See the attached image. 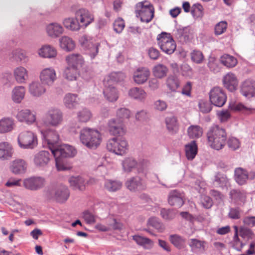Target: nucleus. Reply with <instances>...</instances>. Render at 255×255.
Here are the masks:
<instances>
[{
  "mask_svg": "<svg viewBox=\"0 0 255 255\" xmlns=\"http://www.w3.org/2000/svg\"><path fill=\"white\" fill-rule=\"evenodd\" d=\"M208 144L216 150L222 149L227 142V135L225 129L218 125L210 127L207 132Z\"/></svg>",
  "mask_w": 255,
  "mask_h": 255,
  "instance_id": "f257e3e1",
  "label": "nucleus"
},
{
  "mask_svg": "<svg viewBox=\"0 0 255 255\" xmlns=\"http://www.w3.org/2000/svg\"><path fill=\"white\" fill-rule=\"evenodd\" d=\"M63 121V115L61 110L56 108H51L48 110L44 117L36 121L37 128L41 127L57 128L62 125Z\"/></svg>",
  "mask_w": 255,
  "mask_h": 255,
  "instance_id": "f03ea898",
  "label": "nucleus"
},
{
  "mask_svg": "<svg viewBox=\"0 0 255 255\" xmlns=\"http://www.w3.org/2000/svg\"><path fill=\"white\" fill-rule=\"evenodd\" d=\"M80 139L87 147L95 149L100 145L102 141V136L97 129L85 128L80 131Z\"/></svg>",
  "mask_w": 255,
  "mask_h": 255,
  "instance_id": "7ed1b4c3",
  "label": "nucleus"
},
{
  "mask_svg": "<svg viewBox=\"0 0 255 255\" xmlns=\"http://www.w3.org/2000/svg\"><path fill=\"white\" fill-rule=\"evenodd\" d=\"M44 128L41 127L38 129L41 134L43 144L46 145L52 152V150L55 149L59 145V135L58 131L54 129H44Z\"/></svg>",
  "mask_w": 255,
  "mask_h": 255,
  "instance_id": "20e7f679",
  "label": "nucleus"
},
{
  "mask_svg": "<svg viewBox=\"0 0 255 255\" xmlns=\"http://www.w3.org/2000/svg\"><path fill=\"white\" fill-rule=\"evenodd\" d=\"M49 198H55L57 202H65L69 197L70 191L66 186L60 185L57 187L54 185L48 186L45 191Z\"/></svg>",
  "mask_w": 255,
  "mask_h": 255,
  "instance_id": "39448f33",
  "label": "nucleus"
},
{
  "mask_svg": "<svg viewBox=\"0 0 255 255\" xmlns=\"http://www.w3.org/2000/svg\"><path fill=\"white\" fill-rule=\"evenodd\" d=\"M107 149L119 155H123L128 150V144L123 137H115L108 140L107 143Z\"/></svg>",
  "mask_w": 255,
  "mask_h": 255,
  "instance_id": "423d86ee",
  "label": "nucleus"
},
{
  "mask_svg": "<svg viewBox=\"0 0 255 255\" xmlns=\"http://www.w3.org/2000/svg\"><path fill=\"white\" fill-rule=\"evenodd\" d=\"M154 12L153 5L147 0L139 2L135 5L136 15L140 17L142 22H150L154 16Z\"/></svg>",
  "mask_w": 255,
  "mask_h": 255,
  "instance_id": "0eeeda50",
  "label": "nucleus"
},
{
  "mask_svg": "<svg viewBox=\"0 0 255 255\" xmlns=\"http://www.w3.org/2000/svg\"><path fill=\"white\" fill-rule=\"evenodd\" d=\"M157 40L159 47L165 53L170 55L176 50V43L170 33L162 32L157 35Z\"/></svg>",
  "mask_w": 255,
  "mask_h": 255,
  "instance_id": "6e6552de",
  "label": "nucleus"
},
{
  "mask_svg": "<svg viewBox=\"0 0 255 255\" xmlns=\"http://www.w3.org/2000/svg\"><path fill=\"white\" fill-rule=\"evenodd\" d=\"M79 42L87 54L90 56L91 59H94L98 53L100 44L99 42H94L93 38L86 35L82 36L79 39Z\"/></svg>",
  "mask_w": 255,
  "mask_h": 255,
  "instance_id": "1a4fd4ad",
  "label": "nucleus"
},
{
  "mask_svg": "<svg viewBox=\"0 0 255 255\" xmlns=\"http://www.w3.org/2000/svg\"><path fill=\"white\" fill-rule=\"evenodd\" d=\"M19 146L23 149H33L37 145L36 135L30 131L21 132L17 137Z\"/></svg>",
  "mask_w": 255,
  "mask_h": 255,
  "instance_id": "9d476101",
  "label": "nucleus"
},
{
  "mask_svg": "<svg viewBox=\"0 0 255 255\" xmlns=\"http://www.w3.org/2000/svg\"><path fill=\"white\" fill-rule=\"evenodd\" d=\"M209 99L211 104L216 107H223L227 101V95L221 88L216 87L212 88L209 93Z\"/></svg>",
  "mask_w": 255,
  "mask_h": 255,
  "instance_id": "9b49d317",
  "label": "nucleus"
},
{
  "mask_svg": "<svg viewBox=\"0 0 255 255\" xmlns=\"http://www.w3.org/2000/svg\"><path fill=\"white\" fill-rule=\"evenodd\" d=\"M75 148L68 144L58 145L55 149L52 150V154L54 157H59L64 158L72 157L76 154Z\"/></svg>",
  "mask_w": 255,
  "mask_h": 255,
  "instance_id": "f8f14e48",
  "label": "nucleus"
},
{
  "mask_svg": "<svg viewBox=\"0 0 255 255\" xmlns=\"http://www.w3.org/2000/svg\"><path fill=\"white\" fill-rule=\"evenodd\" d=\"M45 184V179L39 176L31 177L23 181V186L24 188L31 191L38 190L43 188Z\"/></svg>",
  "mask_w": 255,
  "mask_h": 255,
  "instance_id": "ddd939ff",
  "label": "nucleus"
},
{
  "mask_svg": "<svg viewBox=\"0 0 255 255\" xmlns=\"http://www.w3.org/2000/svg\"><path fill=\"white\" fill-rule=\"evenodd\" d=\"M255 179V172H250L243 168H237L235 170V179L240 185L246 184L248 179L252 180Z\"/></svg>",
  "mask_w": 255,
  "mask_h": 255,
  "instance_id": "4468645a",
  "label": "nucleus"
},
{
  "mask_svg": "<svg viewBox=\"0 0 255 255\" xmlns=\"http://www.w3.org/2000/svg\"><path fill=\"white\" fill-rule=\"evenodd\" d=\"M126 187L130 191L136 192L145 190L146 184L140 177L136 176L128 179L125 183Z\"/></svg>",
  "mask_w": 255,
  "mask_h": 255,
  "instance_id": "2eb2a0df",
  "label": "nucleus"
},
{
  "mask_svg": "<svg viewBox=\"0 0 255 255\" xmlns=\"http://www.w3.org/2000/svg\"><path fill=\"white\" fill-rule=\"evenodd\" d=\"M75 17L82 24V26L87 27L94 20V16L89 10L81 8L75 12Z\"/></svg>",
  "mask_w": 255,
  "mask_h": 255,
  "instance_id": "dca6fc26",
  "label": "nucleus"
},
{
  "mask_svg": "<svg viewBox=\"0 0 255 255\" xmlns=\"http://www.w3.org/2000/svg\"><path fill=\"white\" fill-rule=\"evenodd\" d=\"M150 74V71L147 68L139 67L133 72V79L137 84H142L147 81Z\"/></svg>",
  "mask_w": 255,
  "mask_h": 255,
  "instance_id": "f3484780",
  "label": "nucleus"
},
{
  "mask_svg": "<svg viewBox=\"0 0 255 255\" xmlns=\"http://www.w3.org/2000/svg\"><path fill=\"white\" fill-rule=\"evenodd\" d=\"M40 79L43 84L52 85L56 79L55 71L51 68L43 69L40 73Z\"/></svg>",
  "mask_w": 255,
  "mask_h": 255,
  "instance_id": "a211bd4d",
  "label": "nucleus"
},
{
  "mask_svg": "<svg viewBox=\"0 0 255 255\" xmlns=\"http://www.w3.org/2000/svg\"><path fill=\"white\" fill-rule=\"evenodd\" d=\"M242 94L247 99L255 97V81L252 80L245 81L241 88Z\"/></svg>",
  "mask_w": 255,
  "mask_h": 255,
  "instance_id": "6ab92c4d",
  "label": "nucleus"
},
{
  "mask_svg": "<svg viewBox=\"0 0 255 255\" xmlns=\"http://www.w3.org/2000/svg\"><path fill=\"white\" fill-rule=\"evenodd\" d=\"M17 119L21 122H25L31 125L36 122V115L28 109H23L19 111L16 116Z\"/></svg>",
  "mask_w": 255,
  "mask_h": 255,
  "instance_id": "aec40b11",
  "label": "nucleus"
},
{
  "mask_svg": "<svg viewBox=\"0 0 255 255\" xmlns=\"http://www.w3.org/2000/svg\"><path fill=\"white\" fill-rule=\"evenodd\" d=\"M51 154L49 151L41 150L37 153L34 157V163L37 167H44L50 161Z\"/></svg>",
  "mask_w": 255,
  "mask_h": 255,
  "instance_id": "412c9836",
  "label": "nucleus"
},
{
  "mask_svg": "<svg viewBox=\"0 0 255 255\" xmlns=\"http://www.w3.org/2000/svg\"><path fill=\"white\" fill-rule=\"evenodd\" d=\"M68 182L73 189L83 191L85 190L88 181L81 176H77L69 177Z\"/></svg>",
  "mask_w": 255,
  "mask_h": 255,
  "instance_id": "4be33fe9",
  "label": "nucleus"
},
{
  "mask_svg": "<svg viewBox=\"0 0 255 255\" xmlns=\"http://www.w3.org/2000/svg\"><path fill=\"white\" fill-rule=\"evenodd\" d=\"M224 87L230 92L235 91L238 87V82L236 75L232 73H228L223 78Z\"/></svg>",
  "mask_w": 255,
  "mask_h": 255,
  "instance_id": "5701e85b",
  "label": "nucleus"
},
{
  "mask_svg": "<svg viewBox=\"0 0 255 255\" xmlns=\"http://www.w3.org/2000/svg\"><path fill=\"white\" fill-rule=\"evenodd\" d=\"M13 152L11 144L7 142L0 143V159L7 160L11 158Z\"/></svg>",
  "mask_w": 255,
  "mask_h": 255,
  "instance_id": "b1692460",
  "label": "nucleus"
},
{
  "mask_svg": "<svg viewBox=\"0 0 255 255\" xmlns=\"http://www.w3.org/2000/svg\"><path fill=\"white\" fill-rule=\"evenodd\" d=\"M168 203L171 206L180 208L183 205L184 201L180 192L175 190L170 192L168 196Z\"/></svg>",
  "mask_w": 255,
  "mask_h": 255,
  "instance_id": "393cba45",
  "label": "nucleus"
},
{
  "mask_svg": "<svg viewBox=\"0 0 255 255\" xmlns=\"http://www.w3.org/2000/svg\"><path fill=\"white\" fill-rule=\"evenodd\" d=\"M12 173L15 174H20L25 172L26 169V164L22 159H16L11 164L10 167Z\"/></svg>",
  "mask_w": 255,
  "mask_h": 255,
  "instance_id": "a878e982",
  "label": "nucleus"
},
{
  "mask_svg": "<svg viewBox=\"0 0 255 255\" xmlns=\"http://www.w3.org/2000/svg\"><path fill=\"white\" fill-rule=\"evenodd\" d=\"M174 34L175 37L183 43L189 41L190 39V29L188 27L177 29Z\"/></svg>",
  "mask_w": 255,
  "mask_h": 255,
  "instance_id": "bb28decb",
  "label": "nucleus"
},
{
  "mask_svg": "<svg viewBox=\"0 0 255 255\" xmlns=\"http://www.w3.org/2000/svg\"><path fill=\"white\" fill-rule=\"evenodd\" d=\"M68 65L78 70V67L82 66L84 61L82 56L79 54H73L66 57Z\"/></svg>",
  "mask_w": 255,
  "mask_h": 255,
  "instance_id": "cd10ccee",
  "label": "nucleus"
},
{
  "mask_svg": "<svg viewBox=\"0 0 255 255\" xmlns=\"http://www.w3.org/2000/svg\"><path fill=\"white\" fill-rule=\"evenodd\" d=\"M103 94L105 98L111 102L116 101L119 98L117 89L112 85L106 87L103 91Z\"/></svg>",
  "mask_w": 255,
  "mask_h": 255,
  "instance_id": "c85d7f7f",
  "label": "nucleus"
},
{
  "mask_svg": "<svg viewBox=\"0 0 255 255\" xmlns=\"http://www.w3.org/2000/svg\"><path fill=\"white\" fill-rule=\"evenodd\" d=\"M247 193L244 190L232 189L229 193L230 198L236 203L245 202L247 198Z\"/></svg>",
  "mask_w": 255,
  "mask_h": 255,
  "instance_id": "c756f323",
  "label": "nucleus"
},
{
  "mask_svg": "<svg viewBox=\"0 0 255 255\" xmlns=\"http://www.w3.org/2000/svg\"><path fill=\"white\" fill-rule=\"evenodd\" d=\"M46 31L50 36L56 37L63 33V28L57 23H51L47 26Z\"/></svg>",
  "mask_w": 255,
  "mask_h": 255,
  "instance_id": "7c9ffc66",
  "label": "nucleus"
},
{
  "mask_svg": "<svg viewBox=\"0 0 255 255\" xmlns=\"http://www.w3.org/2000/svg\"><path fill=\"white\" fill-rule=\"evenodd\" d=\"M29 91L31 95L35 97H39L45 93L46 89L42 83L34 82L29 86Z\"/></svg>",
  "mask_w": 255,
  "mask_h": 255,
  "instance_id": "2f4dec72",
  "label": "nucleus"
},
{
  "mask_svg": "<svg viewBox=\"0 0 255 255\" xmlns=\"http://www.w3.org/2000/svg\"><path fill=\"white\" fill-rule=\"evenodd\" d=\"M185 154L188 160H193L198 152V147L195 140L185 145Z\"/></svg>",
  "mask_w": 255,
  "mask_h": 255,
  "instance_id": "473e14b6",
  "label": "nucleus"
},
{
  "mask_svg": "<svg viewBox=\"0 0 255 255\" xmlns=\"http://www.w3.org/2000/svg\"><path fill=\"white\" fill-rule=\"evenodd\" d=\"M122 182L117 180L106 179L104 187L110 192H116L120 190L122 186Z\"/></svg>",
  "mask_w": 255,
  "mask_h": 255,
  "instance_id": "72a5a7b5",
  "label": "nucleus"
},
{
  "mask_svg": "<svg viewBox=\"0 0 255 255\" xmlns=\"http://www.w3.org/2000/svg\"><path fill=\"white\" fill-rule=\"evenodd\" d=\"M56 50L53 47L49 45H44L39 50V55L44 58H51L56 55Z\"/></svg>",
  "mask_w": 255,
  "mask_h": 255,
  "instance_id": "f704fd0d",
  "label": "nucleus"
},
{
  "mask_svg": "<svg viewBox=\"0 0 255 255\" xmlns=\"http://www.w3.org/2000/svg\"><path fill=\"white\" fill-rule=\"evenodd\" d=\"M137 161L133 157H127L122 162L123 170L126 172H130L133 169L137 167Z\"/></svg>",
  "mask_w": 255,
  "mask_h": 255,
  "instance_id": "c9c22d12",
  "label": "nucleus"
},
{
  "mask_svg": "<svg viewBox=\"0 0 255 255\" xmlns=\"http://www.w3.org/2000/svg\"><path fill=\"white\" fill-rule=\"evenodd\" d=\"M129 96L134 99L141 101L146 97V93L141 88L134 87L128 91Z\"/></svg>",
  "mask_w": 255,
  "mask_h": 255,
  "instance_id": "e433bc0d",
  "label": "nucleus"
},
{
  "mask_svg": "<svg viewBox=\"0 0 255 255\" xmlns=\"http://www.w3.org/2000/svg\"><path fill=\"white\" fill-rule=\"evenodd\" d=\"M14 75L16 81L20 83H24L28 77L27 70L21 66L14 70Z\"/></svg>",
  "mask_w": 255,
  "mask_h": 255,
  "instance_id": "4c0bfd02",
  "label": "nucleus"
},
{
  "mask_svg": "<svg viewBox=\"0 0 255 255\" xmlns=\"http://www.w3.org/2000/svg\"><path fill=\"white\" fill-rule=\"evenodd\" d=\"M133 240L137 244L142 246L145 249H150L153 245V242L150 239L138 235L132 237Z\"/></svg>",
  "mask_w": 255,
  "mask_h": 255,
  "instance_id": "58836bf2",
  "label": "nucleus"
},
{
  "mask_svg": "<svg viewBox=\"0 0 255 255\" xmlns=\"http://www.w3.org/2000/svg\"><path fill=\"white\" fill-rule=\"evenodd\" d=\"M221 63L228 68H233L236 66L237 59L233 56L225 54L220 58Z\"/></svg>",
  "mask_w": 255,
  "mask_h": 255,
  "instance_id": "ea45409f",
  "label": "nucleus"
},
{
  "mask_svg": "<svg viewBox=\"0 0 255 255\" xmlns=\"http://www.w3.org/2000/svg\"><path fill=\"white\" fill-rule=\"evenodd\" d=\"M25 90L23 86L15 87L12 90V98L13 101L17 103L21 102L24 98Z\"/></svg>",
  "mask_w": 255,
  "mask_h": 255,
  "instance_id": "a19ab883",
  "label": "nucleus"
},
{
  "mask_svg": "<svg viewBox=\"0 0 255 255\" xmlns=\"http://www.w3.org/2000/svg\"><path fill=\"white\" fill-rule=\"evenodd\" d=\"M64 26L68 29L72 31H77L80 29V25L78 20L76 18H66L63 20Z\"/></svg>",
  "mask_w": 255,
  "mask_h": 255,
  "instance_id": "79ce46f5",
  "label": "nucleus"
},
{
  "mask_svg": "<svg viewBox=\"0 0 255 255\" xmlns=\"http://www.w3.org/2000/svg\"><path fill=\"white\" fill-rule=\"evenodd\" d=\"M168 69L164 65L158 64L153 69L154 76L157 78L161 79L166 76Z\"/></svg>",
  "mask_w": 255,
  "mask_h": 255,
  "instance_id": "37998d69",
  "label": "nucleus"
},
{
  "mask_svg": "<svg viewBox=\"0 0 255 255\" xmlns=\"http://www.w3.org/2000/svg\"><path fill=\"white\" fill-rule=\"evenodd\" d=\"M170 242L177 249H183L185 244L186 240L183 237L177 235H171L169 236Z\"/></svg>",
  "mask_w": 255,
  "mask_h": 255,
  "instance_id": "c03bdc74",
  "label": "nucleus"
},
{
  "mask_svg": "<svg viewBox=\"0 0 255 255\" xmlns=\"http://www.w3.org/2000/svg\"><path fill=\"white\" fill-rule=\"evenodd\" d=\"M60 47L66 51H71L75 47L74 41L68 36H63L60 39Z\"/></svg>",
  "mask_w": 255,
  "mask_h": 255,
  "instance_id": "a18cd8bd",
  "label": "nucleus"
},
{
  "mask_svg": "<svg viewBox=\"0 0 255 255\" xmlns=\"http://www.w3.org/2000/svg\"><path fill=\"white\" fill-rule=\"evenodd\" d=\"M76 94L68 93L64 98L65 106L69 109H73L78 104Z\"/></svg>",
  "mask_w": 255,
  "mask_h": 255,
  "instance_id": "49530a36",
  "label": "nucleus"
},
{
  "mask_svg": "<svg viewBox=\"0 0 255 255\" xmlns=\"http://www.w3.org/2000/svg\"><path fill=\"white\" fill-rule=\"evenodd\" d=\"M166 127L170 132L172 134L176 133L178 129L176 118L174 117H167L165 119Z\"/></svg>",
  "mask_w": 255,
  "mask_h": 255,
  "instance_id": "de8ad7c7",
  "label": "nucleus"
},
{
  "mask_svg": "<svg viewBox=\"0 0 255 255\" xmlns=\"http://www.w3.org/2000/svg\"><path fill=\"white\" fill-rule=\"evenodd\" d=\"M13 122L10 118H4L0 121V132L5 133L13 128Z\"/></svg>",
  "mask_w": 255,
  "mask_h": 255,
  "instance_id": "09e8293b",
  "label": "nucleus"
},
{
  "mask_svg": "<svg viewBox=\"0 0 255 255\" xmlns=\"http://www.w3.org/2000/svg\"><path fill=\"white\" fill-rule=\"evenodd\" d=\"M203 133L202 128L199 126H191L188 128V134L190 137L199 138Z\"/></svg>",
  "mask_w": 255,
  "mask_h": 255,
  "instance_id": "8fccbe9b",
  "label": "nucleus"
},
{
  "mask_svg": "<svg viewBox=\"0 0 255 255\" xmlns=\"http://www.w3.org/2000/svg\"><path fill=\"white\" fill-rule=\"evenodd\" d=\"M166 85L170 91L174 92L179 86V81L176 77L170 76L166 80Z\"/></svg>",
  "mask_w": 255,
  "mask_h": 255,
  "instance_id": "3c124183",
  "label": "nucleus"
},
{
  "mask_svg": "<svg viewBox=\"0 0 255 255\" xmlns=\"http://www.w3.org/2000/svg\"><path fill=\"white\" fill-rule=\"evenodd\" d=\"M235 235L233 239V248L238 251H241L245 244L240 241L238 236V228L237 226L234 227Z\"/></svg>",
  "mask_w": 255,
  "mask_h": 255,
  "instance_id": "603ef678",
  "label": "nucleus"
},
{
  "mask_svg": "<svg viewBox=\"0 0 255 255\" xmlns=\"http://www.w3.org/2000/svg\"><path fill=\"white\" fill-rule=\"evenodd\" d=\"M56 167L58 171L70 170L71 167L66 164V158L59 157H54Z\"/></svg>",
  "mask_w": 255,
  "mask_h": 255,
  "instance_id": "864d4df0",
  "label": "nucleus"
},
{
  "mask_svg": "<svg viewBox=\"0 0 255 255\" xmlns=\"http://www.w3.org/2000/svg\"><path fill=\"white\" fill-rule=\"evenodd\" d=\"M212 104L210 101L205 100H200L198 102V107L202 113H208L212 109Z\"/></svg>",
  "mask_w": 255,
  "mask_h": 255,
  "instance_id": "5fc2aeb1",
  "label": "nucleus"
},
{
  "mask_svg": "<svg viewBox=\"0 0 255 255\" xmlns=\"http://www.w3.org/2000/svg\"><path fill=\"white\" fill-rule=\"evenodd\" d=\"M109 81L120 82L124 80L126 74L122 72H113L109 75Z\"/></svg>",
  "mask_w": 255,
  "mask_h": 255,
  "instance_id": "6e6d98bb",
  "label": "nucleus"
},
{
  "mask_svg": "<svg viewBox=\"0 0 255 255\" xmlns=\"http://www.w3.org/2000/svg\"><path fill=\"white\" fill-rule=\"evenodd\" d=\"M77 72V69L68 66L64 71V75L65 78L68 80H75L76 79Z\"/></svg>",
  "mask_w": 255,
  "mask_h": 255,
  "instance_id": "4d7b16f0",
  "label": "nucleus"
},
{
  "mask_svg": "<svg viewBox=\"0 0 255 255\" xmlns=\"http://www.w3.org/2000/svg\"><path fill=\"white\" fill-rule=\"evenodd\" d=\"M242 209L239 207H232L229 209L228 217L232 220H239L241 218Z\"/></svg>",
  "mask_w": 255,
  "mask_h": 255,
  "instance_id": "13d9d810",
  "label": "nucleus"
},
{
  "mask_svg": "<svg viewBox=\"0 0 255 255\" xmlns=\"http://www.w3.org/2000/svg\"><path fill=\"white\" fill-rule=\"evenodd\" d=\"M214 181L215 182L217 183L219 186L222 188L227 187L229 184V180L226 176L220 173L217 174L215 176Z\"/></svg>",
  "mask_w": 255,
  "mask_h": 255,
  "instance_id": "bf43d9fd",
  "label": "nucleus"
},
{
  "mask_svg": "<svg viewBox=\"0 0 255 255\" xmlns=\"http://www.w3.org/2000/svg\"><path fill=\"white\" fill-rule=\"evenodd\" d=\"M148 224L156 229L158 232H162L164 229L162 224L159 219L156 217H151L148 219Z\"/></svg>",
  "mask_w": 255,
  "mask_h": 255,
  "instance_id": "052dcab7",
  "label": "nucleus"
},
{
  "mask_svg": "<svg viewBox=\"0 0 255 255\" xmlns=\"http://www.w3.org/2000/svg\"><path fill=\"white\" fill-rule=\"evenodd\" d=\"M108 129L110 133L114 136H122L126 133L124 125L118 127L112 126L111 128H109Z\"/></svg>",
  "mask_w": 255,
  "mask_h": 255,
  "instance_id": "680f3d73",
  "label": "nucleus"
},
{
  "mask_svg": "<svg viewBox=\"0 0 255 255\" xmlns=\"http://www.w3.org/2000/svg\"><path fill=\"white\" fill-rule=\"evenodd\" d=\"M160 215L163 219L170 220L175 218L176 212L172 209L162 208L160 211Z\"/></svg>",
  "mask_w": 255,
  "mask_h": 255,
  "instance_id": "e2e57ef3",
  "label": "nucleus"
},
{
  "mask_svg": "<svg viewBox=\"0 0 255 255\" xmlns=\"http://www.w3.org/2000/svg\"><path fill=\"white\" fill-rule=\"evenodd\" d=\"M91 117V112L87 109H84L77 114L78 120L81 122H88Z\"/></svg>",
  "mask_w": 255,
  "mask_h": 255,
  "instance_id": "0e129e2a",
  "label": "nucleus"
},
{
  "mask_svg": "<svg viewBox=\"0 0 255 255\" xmlns=\"http://www.w3.org/2000/svg\"><path fill=\"white\" fill-rule=\"evenodd\" d=\"M227 23L225 21H222L216 24L214 28L216 35H220L224 33L227 28Z\"/></svg>",
  "mask_w": 255,
  "mask_h": 255,
  "instance_id": "69168bd1",
  "label": "nucleus"
},
{
  "mask_svg": "<svg viewBox=\"0 0 255 255\" xmlns=\"http://www.w3.org/2000/svg\"><path fill=\"white\" fill-rule=\"evenodd\" d=\"M191 56L192 60L197 64L201 63L204 59L203 54L200 50H193Z\"/></svg>",
  "mask_w": 255,
  "mask_h": 255,
  "instance_id": "338daca9",
  "label": "nucleus"
},
{
  "mask_svg": "<svg viewBox=\"0 0 255 255\" xmlns=\"http://www.w3.org/2000/svg\"><path fill=\"white\" fill-rule=\"evenodd\" d=\"M130 111L126 108L119 109L117 112V117L119 120L123 122L125 119H128L130 117Z\"/></svg>",
  "mask_w": 255,
  "mask_h": 255,
  "instance_id": "774afa93",
  "label": "nucleus"
}]
</instances>
